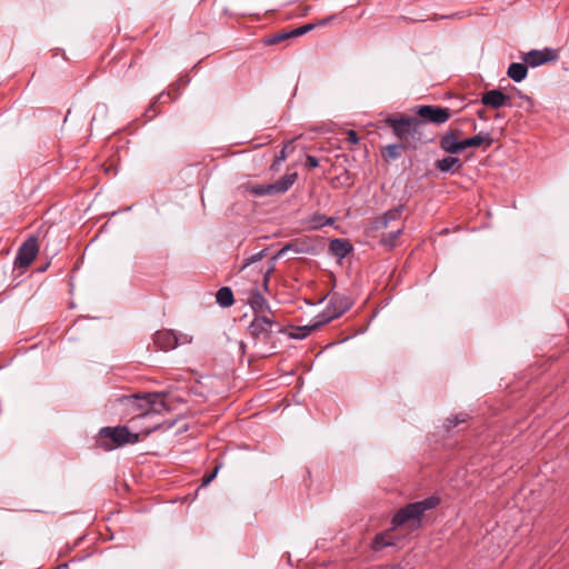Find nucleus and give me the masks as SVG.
I'll return each instance as SVG.
<instances>
[{"instance_id":"1","label":"nucleus","mask_w":569,"mask_h":569,"mask_svg":"<svg viewBox=\"0 0 569 569\" xmlns=\"http://www.w3.org/2000/svg\"><path fill=\"white\" fill-rule=\"evenodd\" d=\"M440 503L437 496H430L423 500L411 502L400 508L392 517V529L406 527L413 531L420 528L426 511L435 509Z\"/></svg>"},{"instance_id":"2","label":"nucleus","mask_w":569,"mask_h":569,"mask_svg":"<svg viewBox=\"0 0 569 569\" xmlns=\"http://www.w3.org/2000/svg\"><path fill=\"white\" fill-rule=\"evenodd\" d=\"M117 401L122 407V411L132 415L133 418L159 415L167 410L163 399L157 393L121 396Z\"/></svg>"},{"instance_id":"3","label":"nucleus","mask_w":569,"mask_h":569,"mask_svg":"<svg viewBox=\"0 0 569 569\" xmlns=\"http://www.w3.org/2000/svg\"><path fill=\"white\" fill-rule=\"evenodd\" d=\"M140 440L139 433L130 432L126 426L101 428L96 437V446L103 451H111Z\"/></svg>"},{"instance_id":"4","label":"nucleus","mask_w":569,"mask_h":569,"mask_svg":"<svg viewBox=\"0 0 569 569\" xmlns=\"http://www.w3.org/2000/svg\"><path fill=\"white\" fill-rule=\"evenodd\" d=\"M385 122L392 129L398 139L408 144L427 141L421 132L423 121L417 117H388Z\"/></svg>"},{"instance_id":"5","label":"nucleus","mask_w":569,"mask_h":569,"mask_svg":"<svg viewBox=\"0 0 569 569\" xmlns=\"http://www.w3.org/2000/svg\"><path fill=\"white\" fill-rule=\"evenodd\" d=\"M297 172L286 173L273 183L247 182L241 186L244 192L254 197L278 196L286 193L296 182Z\"/></svg>"},{"instance_id":"6","label":"nucleus","mask_w":569,"mask_h":569,"mask_svg":"<svg viewBox=\"0 0 569 569\" xmlns=\"http://www.w3.org/2000/svg\"><path fill=\"white\" fill-rule=\"evenodd\" d=\"M273 327H278L274 316L253 317L248 327V332L256 343H267L270 340Z\"/></svg>"},{"instance_id":"7","label":"nucleus","mask_w":569,"mask_h":569,"mask_svg":"<svg viewBox=\"0 0 569 569\" xmlns=\"http://www.w3.org/2000/svg\"><path fill=\"white\" fill-rule=\"evenodd\" d=\"M352 306V301L345 295L333 293L329 300L326 310L318 315L322 322L328 323L333 319L341 317Z\"/></svg>"},{"instance_id":"8","label":"nucleus","mask_w":569,"mask_h":569,"mask_svg":"<svg viewBox=\"0 0 569 569\" xmlns=\"http://www.w3.org/2000/svg\"><path fill=\"white\" fill-rule=\"evenodd\" d=\"M416 114L419 120L423 121V126L426 122L439 126L447 122L451 117L449 108L432 104L418 106L416 108Z\"/></svg>"},{"instance_id":"9","label":"nucleus","mask_w":569,"mask_h":569,"mask_svg":"<svg viewBox=\"0 0 569 569\" xmlns=\"http://www.w3.org/2000/svg\"><path fill=\"white\" fill-rule=\"evenodd\" d=\"M39 251L38 239L36 237H29L19 248L14 259V266L20 269L28 268Z\"/></svg>"},{"instance_id":"10","label":"nucleus","mask_w":569,"mask_h":569,"mask_svg":"<svg viewBox=\"0 0 569 569\" xmlns=\"http://www.w3.org/2000/svg\"><path fill=\"white\" fill-rule=\"evenodd\" d=\"M190 341L191 338L187 335L179 338L172 330H159L153 336L154 345L163 351L172 350L179 343H189Z\"/></svg>"},{"instance_id":"11","label":"nucleus","mask_w":569,"mask_h":569,"mask_svg":"<svg viewBox=\"0 0 569 569\" xmlns=\"http://www.w3.org/2000/svg\"><path fill=\"white\" fill-rule=\"evenodd\" d=\"M558 52L557 50L552 48H545L542 50H530L529 52L525 53L521 59L529 67L536 68L539 66H542L545 63L556 61L558 59Z\"/></svg>"},{"instance_id":"12","label":"nucleus","mask_w":569,"mask_h":569,"mask_svg":"<svg viewBox=\"0 0 569 569\" xmlns=\"http://www.w3.org/2000/svg\"><path fill=\"white\" fill-rule=\"evenodd\" d=\"M248 305L253 311V317L259 316H274L268 300L262 296L258 289H251L247 299Z\"/></svg>"},{"instance_id":"13","label":"nucleus","mask_w":569,"mask_h":569,"mask_svg":"<svg viewBox=\"0 0 569 569\" xmlns=\"http://www.w3.org/2000/svg\"><path fill=\"white\" fill-rule=\"evenodd\" d=\"M403 207L399 206L385 212L382 216L377 217L372 222V230L382 231L390 227L391 222L400 221Z\"/></svg>"},{"instance_id":"14","label":"nucleus","mask_w":569,"mask_h":569,"mask_svg":"<svg viewBox=\"0 0 569 569\" xmlns=\"http://www.w3.org/2000/svg\"><path fill=\"white\" fill-rule=\"evenodd\" d=\"M509 97L506 96L499 89H492L485 92L481 97V103L486 107H490L493 109H499L507 104Z\"/></svg>"},{"instance_id":"15","label":"nucleus","mask_w":569,"mask_h":569,"mask_svg":"<svg viewBox=\"0 0 569 569\" xmlns=\"http://www.w3.org/2000/svg\"><path fill=\"white\" fill-rule=\"evenodd\" d=\"M392 527L388 530L377 533L371 541V549L373 551H380L386 547L393 546L396 538L393 536Z\"/></svg>"},{"instance_id":"16","label":"nucleus","mask_w":569,"mask_h":569,"mask_svg":"<svg viewBox=\"0 0 569 569\" xmlns=\"http://www.w3.org/2000/svg\"><path fill=\"white\" fill-rule=\"evenodd\" d=\"M323 325H325V322H322V319L318 318V316H317L315 318V320L311 323L307 325V326L292 327L290 332H289V336L292 339H303L307 336H309L311 331L320 328Z\"/></svg>"},{"instance_id":"17","label":"nucleus","mask_w":569,"mask_h":569,"mask_svg":"<svg viewBox=\"0 0 569 569\" xmlns=\"http://www.w3.org/2000/svg\"><path fill=\"white\" fill-rule=\"evenodd\" d=\"M329 251L337 258L343 259L352 251V246L345 239H332L329 243Z\"/></svg>"},{"instance_id":"18","label":"nucleus","mask_w":569,"mask_h":569,"mask_svg":"<svg viewBox=\"0 0 569 569\" xmlns=\"http://www.w3.org/2000/svg\"><path fill=\"white\" fill-rule=\"evenodd\" d=\"M461 140H457L452 132H446L440 139V148L448 153L461 152Z\"/></svg>"},{"instance_id":"19","label":"nucleus","mask_w":569,"mask_h":569,"mask_svg":"<svg viewBox=\"0 0 569 569\" xmlns=\"http://www.w3.org/2000/svg\"><path fill=\"white\" fill-rule=\"evenodd\" d=\"M289 250H293L296 252H300L299 249H297V244L296 243H287L282 249H280L278 251V253L272 258V263L269 266V268L263 272V281H262V288L264 291H268L269 290V279H270V274L271 272L273 271L274 269V261L283 256L287 251Z\"/></svg>"},{"instance_id":"20","label":"nucleus","mask_w":569,"mask_h":569,"mask_svg":"<svg viewBox=\"0 0 569 569\" xmlns=\"http://www.w3.org/2000/svg\"><path fill=\"white\" fill-rule=\"evenodd\" d=\"M461 143H462V146H461V151H462L467 148L480 147L482 143H486L487 147H490L492 144V139L489 133L480 132L473 137L461 140Z\"/></svg>"},{"instance_id":"21","label":"nucleus","mask_w":569,"mask_h":569,"mask_svg":"<svg viewBox=\"0 0 569 569\" xmlns=\"http://www.w3.org/2000/svg\"><path fill=\"white\" fill-rule=\"evenodd\" d=\"M436 168L441 172H456L462 168V162L457 157H446L436 162Z\"/></svg>"},{"instance_id":"22","label":"nucleus","mask_w":569,"mask_h":569,"mask_svg":"<svg viewBox=\"0 0 569 569\" xmlns=\"http://www.w3.org/2000/svg\"><path fill=\"white\" fill-rule=\"evenodd\" d=\"M528 64L520 62H512L507 70V76L515 82H521L528 74Z\"/></svg>"},{"instance_id":"23","label":"nucleus","mask_w":569,"mask_h":569,"mask_svg":"<svg viewBox=\"0 0 569 569\" xmlns=\"http://www.w3.org/2000/svg\"><path fill=\"white\" fill-rule=\"evenodd\" d=\"M403 231V226L400 224L396 229L391 230L387 234H383L380 239V244L387 250H392L397 244V239Z\"/></svg>"},{"instance_id":"24","label":"nucleus","mask_w":569,"mask_h":569,"mask_svg":"<svg viewBox=\"0 0 569 569\" xmlns=\"http://www.w3.org/2000/svg\"><path fill=\"white\" fill-rule=\"evenodd\" d=\"M217 303L222 308L231 307L234 302L232 290L229 287H222L216 295Z\"/></svg>"},{"instance_id":"25","label":"nucleus","mask_w":569,"mask_h":569,"mask_svg":"<svg viewBox=\"0 0 569 569\" xmlns=\"http://www.w3.org/2000/svg\"><path fill=\"white\" fill-rule=\"evenodd\" d=\"M402 149H403L402 144H398V143L388 144L383 149L382 156L387 161L396 160L400 157Z\"/></svg>"},{"instance_id":"26","label":"nucleus","mask_w":569,"mask_h":569,"mask_svg":"<svg viewBox=\"0 0 569 569\" xmlns=\"http://www.w3.org/2000/svg\"><path fill=\"white\" fill-rule=\"evenodd\" d=\"M266 251H267V249H263V250H261V251H259V252L248 257L247 259H244V262H243L240 271L246 269L248 266H250V264H252L254 262L260 261L266 256Z\"/></svg>"},{"instance_id":"27","label":"nucleus","mask_w":569,"mask_h":569,"mask_svg":"<svg viewBox=\"0 0 569 569\" xmlns=\"http://www.w3.org/2000/svg\"><path fill=\"white\" fill-rule=\"evenodd\" d=\"M469 419L467 413H459L447 419L448 428L457 427L461 422H466Z\"/></svg>"},{"instance_id":"28","label":"nucleus","mask_w":569,"mask_h":569,"mask_svg":"<svg viewBox=\"0 0 569 569\" xmlns=\"http://www.w3.org/2000/svg\"><path fill=\"white\" fill-rule=\"evenodd\" d=\"M316 27H317V24H315V23H307V24H303L296 29H292L291 34H293V37H300L302 34L313 30Z\"/></svg>"},{"instance_id":"29","label":"nucleus","mask_w":569,"mask_h":569,"mask_svg":"<svg viewBox=\"0 0 569 569\" xmlns=\"http://www.w3.org/2000/svg\"><path fill=\"white\" fill-rule=\"evenodd\" d=\"M291 37H293V34H291V30L288 32L278 33V34L273 36L271 39H269L268 43H270V44L279 43L280 41H283Z\"/></svg>"},{"instance_id":"30","label":"nucleus","mask_w":569,"mask_h":569,"mask_svg":"<svg viewBox=\"0 0 569 569\" xmlns=\"http://www.w3.org/2000/svg\"><path fill=\"white\" fill-rule=\"evenodd\" d=\"M306 166L310 169H315L319 166V161L316 157L311 154H307L306 157Z\"/></svg>"},{"instance_id":"31","label":"nucleus","mask_w":569,"mask_h":569,"mask_svg":"<svg viewBox=\"0 0 569 569\" xmlns=\"http://www.w3.org/2000/svg\"><path fill=\"white\" fill-rule=\"evenodd\" d=\"M287 148H288V144H286L279 151V153L276 156V163H281V162H283L287 159Z\"/></svg>"},{"instance_id":"32","label":"nucleus","mask_w":569,"mask_h":569,"mask_svg":"<svg viewBox=\"0 0 569 569\" xmlns=\"http://www.w3.org/2000/svg\"><path fill=\"white\" fill-rule=\"evenodd\" d=\"M347 140L350 143H357L359 141L357 132L355 130H349L347 132Z\"/></svg>"},{"instance_id":"33","label":"nucleus","mask_w":569,"mask_h":569,"mask_svg":"<svg viewBox=\"0 0 569 569\" xmlns=\"http://www.w3.org/2000/svg\"><path fill=\"white\" fill-rule=\"evenodd\" d=\"M217 472H218V468H216L210 475L204 476L202 479V485L206 486L209 482H211L213 480V478L216 477Z\"/></svg>"},{"instance_id":"34","label":"nucleus","mask_w":569,"mask_h":569,"mask_svg":"<svg viewBox=\"0 0 569 569\" xmlns=\"http://www.w3.org/2000/svg\"><path fill=\"white\" fill-rule=\"evenodd\" d=\"M333 19H335V16H330V17H328V18H325V19H322V20H319L316 24H317V27H318V26H326V24H328V23H329L331 20H333Z\"/></svg>"},{"instance_id":"35","label":"nucleus","mask_w":569,"mask_h":569,"mask_svg":"<svg viewBox=\"0 0 569 569\" xmlns=\"http://www.w3.org/2000/svg\"><path fill=\"white\" fill-rule=\"evenodd\" d=\"M398 20H401V21H403L406 23L416 22V21H425L423 19H416V20H413V19H410V18L405 17V16L399 17Z\"/></svg>"},{"instance_id":"36","label":"nucleus","mask_w":569,"mask_h":569,"mask_svg":"<svg viewBox=\"0 0 569 569\" xmlns=\"http://www.w3.org/2000/svg\"><path fill=\"white\" fill-rule=\"evenodd\" d=\"M448 132L455 133L457 140H459V137L462 134V131L460 129H451Z\"/></svg>"},{"instance_id":"37","label":"nucleus","mask_w":569,"mask_h":569,"mask_svg":"<svg viewBox=\"0 0 569 569\" xmlns=\"http://www.w3.org/2000/svg\"><path fill=\"white\" fill-rule=\"evenodd\" d=\"M280 164H281V163H276V159H274V160H273V162H272V164H271V167H270V169H271L272 171H278V170H279Z\"/></svg>"},{"instance_id":"38","label":"nucleus","mask_w":569,"mask_h":569,"mask_svg":"<svg viewBox=\"0 0 569 569\" xmlns=\"http://www.w3.org/2000/svg\"><path fill=\"white\" fill-rule=\"evenodd\" d=\"M478 117L481 118V119H485V116H483V111L482 110H479L477 112Z\"/></svg>"},{"instance_id":"39","label":"nucleus","mask_w":569,"mask_h":569,"mask_svg":"<svg viewBox=\"0 0 569 569\" xmlns=\"http://www.w3.org/2000/svg\"><path fill=\"white\" fill-rule=\"evenodd\" d=\"M389 569H402V568L400 566H393V567H391Z\"/></svg>"},{"instance_id":"40","label":"nucleus","mask_w":569,"mask_h":569,"mask_svg":"<svg viewBox=\"0 0 569 569\" xmlns=\"http://www.w3.org/2000/svg\"><path fill=\"white\" fill-rule=\"evenodd\" d=\"M57 569H67V565L60 566Z\"/></svg>"}]
</instances>
